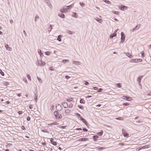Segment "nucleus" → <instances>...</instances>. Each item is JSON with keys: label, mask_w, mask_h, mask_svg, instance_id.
<instances>
[{"label": "nucleus", "mask_w": 151, "mask_h": 151, "mask_svg": "<svg viewBox=\"0 0 151 151\" xmlns=\"http://www.w3.org/2000/svg\"><path fill=\"white\" fill-rule=\"evenodd\" d=\"M54 114L55 115V118L57 119H59L62 118L61 114H60L57 111H55L54 112Z\"/></svg>", "instance_id": "f257e3e1"}, {"label": "nucleus", "mask_w": 151, "mask_h": 151, "mask_svg": "<svg viewBox=\"0 0 151 151\" xmlns=\"http://www.w3.org/2000/svg\"><path fill=\"white\" fill-rule=\"evenodd\" d=\"M121 43H123L125 41V36L124 34V33L123 32H122L121 33Z\"/></svg>", "instance_id": "f03ea898"}, {"label": "nucleus", "mask_w": 151, "mask_h": 151, "mask_svg": "<svg viewBox=\"0 0 151 151\" xmlns=\"http://www.w3.org/2000/svg\"><path fill=\"white\" fill-rule=\"evenodd\" d=\"M142 60L141 59H131L130 60V62H142Z\"/></svg>", "instance_id": "7ed1b4c3"}, {"label": "nucleus", "mask_w": 151, "mask_h": 151, "mask_svg": "<svg viewBox=\"0 0 151 151\" xmlns=\"http://www.w3.org/2000/svg\"><path fill=\"white\" fill-rule=\"evenodd\" d=\"M56 109L58 111H61L63 110V107L61 105L58 104L56 106Z\"/></svg>", "instance_id": "20e7f679"}, {"label": "nucleus", "mask_w": 151, "mask_h": 151, "mask_svg": "<svg viewBox=\"0 0 151 151\" xmlns=\"http://www.w3.org/2000/svg\"><path fill=\"white\" fill-rule=\"evenodd\" d=\"M128 8V7L123 5L120 6L119 7V9L122 11H124L127 9Z\"/></svg>", "instance_id": "39448f33"}, {"label": "nucleus", "mask_w": 151, "mask_h": 151, "mask_svg": "<svg viewBox=\"0 0 151 151\" xmlns=\"http://www.w3.org/2000/svg\"><path fill=\"white\" fill-rule=\"evenodd\" d=\"M62 105L65 108H66L68 106V103L66 102H63L62 103Z\"/></svg>", "instance_id": "423d86ee"}, {"label": "nucleus", "mask_w": 151, "mask_h": 151, "mask_svg": "<svg viewBox=\"0 0 151 151\" xmlns=\"http://www.w3.org/2000/svg\"><path fill=\"white\" fill-rule=\"evenodd\" d=\"M88 139L86 138H83L79 139L77 140L78 141H86L88 140Z\"/></svg>", "instance_id": "0eeeda50"}, {"label": "nucleus", "mask_w": 151, "mask_h": 151, "mask_svg": "<svg viewBox=\"0 0 151 151\" xmlns=\"http://www.w3.org/2000/svg\"><path fill=\"white\" fill-rule=\"evenodd\" d=\"M124 53L129 58H133V56L130 53H129L128 52H127V53L124 52Z\"/></svg>", "instance_id": "6e6552de"}, {"label": "nucleus", "mask_w": 151, "mask_h": 151, "mask_svg": "<svg viewBox=\"0 0 151 151\" xmlns=\"http://www.w3.org/2000/svg\"><path fill=\"white\" fill-rule=\"evenodd\" d=\"M68 9L67 8L65 9H60V11L62 13H66L67 12Z\"/></svg>", "instance_id": "1a4fd4ad"}, {"label": "nucleus", "mask_w": 151, "mask_h": 151, "mask_svg": "<svg viewBox=\"0 0 151 151\" xmlns=\"http://www.w3.org/2000/svg\"><path fill=\"white\" fill-rule=\"evenodd\" d=\"M54 139L52 138H51L50 139L51 143L54 145H57V143L56 142H54Z\"/></svg>", "instance_id": "9d476101"}, {"label": "nucleus", "mask_w": 151, "mask_h": 151, "mask_svg": "<svg viewBox=\"0 0 151 151\" xmlns=\"http://www.w3.org/2000/svg\"><path fill=\"white\" fill-rule=\"evenodd\" d=\"M5 47L6 49L9 51H11L12 50V48L9 47L8 45H5Z\"/></svg>", "instance_id": "9b49d317"}, {"label": "nucleus", "mask_w": 151, "mask_h": 151, "mask_svg": "<svg viewBox=\"0 0 151 151\" xmlns=\"http://www.w3.org/2000/svg\"><path fill=\"white\" fill-rule=\"evenodd\" d=\"M116 36V33L112 34L110 35V39H112L114 37H115Z\"/></svg>", "instance_id": "f8f14e48"}, {"label": "nucleus", "mask_w": 151, "mask_h": 151, "mask_svg": "<svg viewBox=\"0 0 151 151\" xmlns=\"http://www.w3.org/2000/svg\"><path fill=\"white\" fill-rule=\"evenodd\" d=\"M58 16L61 18H64L65 17L64 14L62 13H59L58 14Z\"/></svg>", "instance_id": "ddd939ff"}, {"label": "nucleus", "mask_w": 151, "mask_h": 151, "mask_svg": "<svg viewBox=\"0 0 151 151\" xmlns=\"http://www.w3.org/2000/svg\"><path fill=\"white\" fill-rule=\"evenodd\" d=\"M95 19H96V20L98 22H99L100 23H101V22L103 21L102 19H100V18H99L98 17H96L95 18Z\"/></svg>", "instance_id": "4468645a"}, {"label": "nucleus", "mask_w": 151, "mask_h": 151, "mask_svg": "<svg viewBox=\"0 0 151 151\" xmlns=\"http://www.w3.org/2000/svg\"><path fill=\"white\" fill-rule=\"evenodd\" d=\"M140 24L139 25H137L134 28H133L132 29V31H134L135 30L138 29L140 27Z\"/></svg>", "instance_id": "2eb2a0df"}, {"label": "nucleus", "mask_w": 151, "mask_h": 151, "mask_svg": "<svg viewBox=\"0 0 151 151\" xmlns=\"http://www.w3.org/2000/svg\"><path fill=\"white\" fill-rule=\"evenodd\" d=\"M93 140L95 142L96 141V139L99 138V137L97 135L93 136Z\"/></svg>", "instance_id": "dca6fc26"}, {"label": "nucleus", "mask_w": 151, "mask_h": 151, "mask_svg": "<svg viewBox=\"0 0 151 151\" xmlns=\"http://www.w3.org/2000/svg\"><path fill=\"white\" fill-rule=\"evenodd\" d=\"M142 77H143L142 76H140L138 77L137 78V80L139 82V83H140Z\"/></svg>", "instance_id": "f3484780"}, {"label": "nucleus", "mask_w": 151, "mask_h": 151, "mask_svg": "<svg viewBox=\"0 0 151 151\" xmlns=\"http://www.w3.org/2000/svg\"><path fill=\"white\" fill-rule=\"evenodd\" d=\"M42 61H38V62L37 63V65L39 66H43V65H42Z\"/></svg>", "instance_id": "a211bd4d"}, {"label": "nucleus", "mask_w": 151, "mask_h": 151, "mask_svg": "<svg viewBox=\"0 0 151 151\" xmlns=\"http://www.w3.org/2000/svg\"><path fill=\"white\" fill-rule=\"evenodd\" d=\"M38 52L41 56H44L43 53H42L41 50H38Z\"/></svg>", "instance_id": "6ab92c4d"}, {"label": "nucleus", "mask_w": 151, "mask_h": 151, "mask_svg": "<svg viewBox=\"0 0 151 151\" xmlns=\"http://www.w3.org/2000/svg\"><path fill=\"white\" fill-rule=\"evenodd\" d=\"M124 99H126V100H128L129 101H130V100H129V99H131V98L130 97H128L126 96H123Z\"/></svg>", "instance_id": "aec40b11"}, {"label": "nucleus", "mask_w": 151, "mask_h": 151, "mask_svg": "<svg viewBox=\"0 0 151 151\" xmlns=\"http://www.w3.org/2000/svg\"><path fill=\"white\" fill-rule=\"evenodd\" d=\"M62 35H60L58 36V37L57 38V40L59 41H60L61 40V37H62Z\"/></svg>", "instance_id": "412c9836"}, {"label": "nucleus", "mask_w": 151, "mask_h": 151, "mask_svg": "<svg viewBox=\"0 0 151 151\" xmlns=\"http://www.w3.org/2000/svg\"><path fill=\"white\" fill-rule=\"evenodd\" d=\"M70 110H69V109H66L65 110V114L67 115V114L68 113V114L70 113Z\"/></svg>", "instance_id": "4be33fe9"}, {"label": "nucleus", "mask_w": 151, "mask_h": 151, "mask_svg": "<svg viewBox=\"0 0 151 151\" xmlns=\"http://www.w3.org/2000/svg\"><path fill=\"white\" fill-rule=\"evenodd\" d=\"M103 131L101 130L100 132H98L97 134L99 136H101L103 135Z\"/></svg>", "instance_id": "5701e85b"}, {"label": "nucleus", "mask_w": 151, "mask_h": 151, "mask_svg": "<svg viewBox=\"0 0 151 151\" xmlns=\"http://www.w3.org/2000/svg\"><path fill=\"white\" fill-rule=\"evenodd\" d=\"M73 5H74V4H71L70 5L67 6V7L68 8L67 9H71L72 7V6H73Z\"/></svg>", "instance_id": "b1692460"}, {"label": "nucleus", "mask_w": 151, "mask_h": 151, "mask_svg": "<svg viewBox=\"0 0 151 151\" xmlns=\"http://www.w3.org/2000/svg\"><path fill=\"white\" fill-rule=\"evenodd\" d=\"M58 123H57V122H55L52 123H51V124H49V125H56L58 124Z\"/></svg>", "instance_id": "393cba45"}, {"label": "nucleus", "mask_w": 151, "mask_h": 151, "mask_svg": "<svg viewBox=\"0 0 151 151\" xmlns=\"http://www.w3.org/2000/svg\"><path fill=\"white\" fill-rule=\"evenodd\" d=\"M73 16L75 18H77L78 17V14L76 12H73Z\"/></svg>", "instance_id": "a878e982"}, {"label": "nucleus", "mask_w": 151, "mask_h": 151, "mask_svg": "<svg viewBox=\"0 0 151 151\" xmlns=\"http://www.w3.org/2000/svg\"><path fill=\"white\" fill-rule=\"evenodd\" d=\"M73 63L74 64H76L77 65H79L80 64V62L79 61H73Z\"/></svg>", "instance_id": "bb28decb"}, {"label": "nucleus", "mask_w": 151, "mask_h": 151, "mask_svg": "<svg viewBox=\"0 0 151 151\" xmlns=\"http://www.w3.org/2000/svg\"><path fill=\"white\" fill-rule=\"evenodd\" d=\"M80 102L81 104H83L85 103V101L83 99H82L80 100Z\"/></svg>", "instance_id": "cd10ccee"}, {"label": "nucleus", "mask_w": 151, "mask_h": 151, "mask_svg": "<svg viewBox=\"0 0 151 151\" xmlns=\"http://www.w3.org/2000/svg\"><path fill=\"white\" fill-rule=\"evenodd\" d=\"M67 33L69 34L72 35L73 34V33H74V32L68 30L67 31Z\"/></svg>", "instance_id": "c85d7f7f"}, {"label": "nucleus", "mask_w": 151, "mask_h": 151, "mask_svg": "<svg viewBox=\"0 0 151 151\" xmlns=\"http://www.w3.org/2000/svg\"><path fill=\"white\" fill-rule=\"evenodd\" d=\"M116 86L118 87L121 88L122 87L121 83H118L116 85Z\"/></svg>", "instance_id": "c756f323"}, {"label": "nucleus", "mask_w": 151, "mask_h": 151, "mask_svg": "<svg viewBox=\"0 0 151 151\" xmlns=\"http://www.w3.org/2000/svg\"><path fill=\"white\" fill-rule=\"evenodd\" d=\"M80 4L82 7H83L85 6V4L83 2V3L80 2Z\"/></svg>", "instance_id": "7c9ffc66"}, {"label": "nucleus", "mask_w": 151, "mask_h": 151, "mask_svg": "<svg viewBox=\"0 0 151 151\" xmlns=\"http://www.w3.org/2000/svg\"><path fill=\"white\" fill-rule=\"evenodd\" d=\"M104 2L107 4H110L111 3V2L108 0H105Z\"/></svg>", "instance_id": "2f4dec72"}, {"label": "nucleus", "mask_w": 151, "mask_h": 151, "mask_svg": "<svg viewBox=\"0 0 151 151\" xmlns=\"http://www.w3.org/2000/svg\"><path fill=\"white\" fill-rule=\"evenodd\" d=\"M73 99V98H69V99H68L67 100V101L68 102H70V101H72Z\"/></svg>", "instance_id": "473e14b6"}, {"label": "nucleus", "mask_w": 151, "mask_h": 151, "mask_svg": "<svg viewBox=\"0 0 151 151\" xmlns=\"http://www.w3.org/2000/svg\"><path fill=\"white\" fill-rule=\"evenodd\" d=\"M45 53L47 55H50V52L49 51H47L45 52Z\"/></svg>", "instance_id": "72a5a7b5"}, {"label": "nucleus", "mask_w": 151, "mask_h": 151, "mask_svg": "<svg viewBox=\"0 0 151 151\" xmlns=\"http://www.w3.org/2000/svg\"><path fill=\"white\" fill-rule=\"evenodd\" d=\"M78 106L79 108L82 109H83L84 108V107L82 105H78Z\"/></svg>", "instance_id": "f704fd0d"}, {"label": "nucleus", "mask_w": 151, "mask_h": 151, "mask_svg": "<svg viewBox=\"0 0 151 151\" xmlns=\"http://www.w3.org/2000/svg\"><path fill=\"white\" fill-rule=\"evenodd\" d=\"M112 12L117 15H118L119 13V12H118L113 11Z\"/></svg>", "instance_id": "c9c22d12"}, {"label": "nucleus", "mask_w": 151, "mask_h": 151, "mask_svg": "<svg viewBox=\"0 0 151 151\" xmlns=\"http://www.w3.org/2000/svg\"><path fill=\"white\" fill-rule=\"evenodd\" d=\"M129 134L127 133H124V137H127L129 135Z\"/></svg>", "instance_id": "e433bc0d"}, {"label": "nucleus", "mask_w": 151, "mask_h": 151, "mask_svg": "<svg viewBox=\"0 0 151 151\" xmlns=\"http://www.w3.org/2000/svg\"><path fill=\"white\" fill-rule=\"evenodd\" d=\"M142 56V57H144L145 56V52L144 51H142L141 52Z\"/></svg>", "instance_id": "4c0bfd02"}, {"label": "nucleus", "mask_w": 151, "mask_h": 151, "mask_svg": "<svg viewBox=\"0 0 151 151\" xmlns=\"http://www.w3.org/2000/svg\"><path fill=\"white\" fill-rule=\"evenodd\" d=\"M123 104L124 106H127L129 105V104L128 103H124Z\"/></svg>", "instance_id": "58836bf2"}, {"label": "nucleus", "mask_w": 151, "mask_h": 151, "mask_svg": "<svg viewBox=\"0 0 151 151\" xmlns=\"http://www.w3.org/2000/svg\"><path fill=\"white\" fill-rule=\"evenodd\" d=\"M0 71H1L0 72V73L3 76H4V72H3L1 70H0Z\"/></svg>", "instance_id": "ea45409f"}, {"label": "nucleus", "mask_w": 151, "mask_h": 151, "mask_svg": "<svg viewBox=\"0 0 151 151\" xmlns=\"http://www.w3.org/2000/svg\"><path fill=\"white\" fill-rule=\"evenodd\" d=\"M105 149V148L103 147H100L98 149H97L96 150H102V149Z\"/></svg>", "instance_id": "a19ab883"}, {"label": "nucleus", "mask_w": 151, "mask_h": 151, "mask_svg": "<svg viewBox=\"0 0 151 151\" xmlns=\"http://www.w3.org/2000/svg\"><path fill=\"white\" fill-rule=\"evenodd\" d=\"M37 78L38 80V81H39L40 82H41H41H42V80H41V79L40 78H39V77H37Z\"/></svg>", "instance_id": "79ce46f5"}, {"label": "nucleus", "mask_w": 151, "mask_h": 151, "mask_svg": "<svg viewBox=\"0 0 151 151\" xmlns=\"http://www.w3.org/2000/svg\"><path fill=\"white\" fill-rule=\"evenodd\" d=\"M4 84L6 86V85H7L9 84V83L8 82H4Z\"/></svg>", "instance_id": "37998d69"}, {"label": "nucleus", "mask_w": 151, "mask_h": 151, "mask_svg": "<svg viewBox=\"0 0 151 151\" xmlns=\"http://www.w3.org/2000/svg\"><path fill=\"white\" fill-rule=\"evenodd\" d=\"M63 62H68L69 60H63Z\"/></svg>", "instance_id": "c03bdc74"}, {"label": "nucleus", "mask_w": 151, "mask_h": 151, "mask_svg": "<svg viewBox=\"0 0 151 151\" xmlns=\"http://www.w3.org/2000/svg\"><path fill=\"white\" fill-rule=\"evenodd\" d=\"M103 90V89L102 88H100L99 89L98 92H101Z\"/></svg>", "instance_id": "a18cd8bd"}, {"label": "nucleus", "mask_w": 151, "mask_h": 151, "mask_svg": "<svg viewBox=\"0 0 151 151\" xmlns=\"http://www.w3.org/2000/svg\"><path fill=\"white\" fill-rule=\"evenodd\" d=\"M80 119L81 120L82 122H83V121L84 120V119L82 117H80Z\"/></svg>", "instance_id": "49530a36"}, {"label": "nucleus", "mask_w": 151, "mask_h": 151, "mask_svg": "<svg viewBox=\"0 0 151 151\" xmlns=\"http://www.w3.org/2000/svg\"><path fill=\"white\" fill-rule=\"evenodd\" d=\"M80 119L81 120L82 122H83V121L84 120V119L82 117H80Z\"/></svg>", "instance_id": "de8ad7c7"}, {"label": "nucleus", "mask_w": 151, "mask_h": 151, "mask_svg": "<svg viewBox=\"0 0 151 151\" xmlns=\"http://www.w3.org/2000/svg\"><path fill=\"white\" fill-rule=\"evenodd\" d=\"M50 30H49V31H50V32L51 31V30L52 29V26L51 25H50Z\"/></svg>", "instance_id": "09e8293b"}, {"label": "nucleus", "mask_w": 151, "mask_h": 151, "mask_svg": "<svg viewBox=\"0 0 151 151\" xmlns=\"http://www.w3.org/2000/svg\"><path fill=\"white\" fill-rule=\"evenodd\" d=\"M27 78L29 80L31 81V77L30 76V75H27Z\"/></svg>", "instance_id": "8fccbe9b"}, {"label": "nucleus", "mask_w": 151, "mask_h": 151, "mask_svg": "<svg viewBox=\"0 0 151 151\" xmlns=\"http://www.w3.org/2000/svg\"><path fill=\"white\" fill-rule=\"evenodd\" d=\"M35 100L37 102V95L36 96H35Z\"/></svg>", "instance_id": "3c124183"}, {"label": "nucleus", "mask_w": 151, "mask_h": 151, "mask_svg": "<svg viewBox=\"0 0 151 151\" xmlns=\"http://www.w3.org/2000/svg\"><path fill=\"white\" fill-rule=\"evenodd\" d=\"M85 84L86 85H89V83L87 81H85Z\"/></svg>", "instance_id": "603ef678"}, {"label": "nucleus", "mask_w": 151, "mask_h": 151, "mask_svg": "<svg viewBox=\"0 0 151 151\" xmlns=\"http://www.w3.org/2000/svg\"><path fill=\"white\" fill-rule=\"evenodd\" d=\"M39 19V17L37 16L35 17V21H37V19Z\"/></svg>", "instance_id": "864d4df0"}, {"label": "nucleus", "mask_w": 151, "mask_h": 151, "mask_svg": "<svg viewBox=\"0 0 151 151\" xmlns=\"http://www.w3.org/2000/svg\"><path fill=\"white\" fill-rule=\"evenodd\" d=\"M54 106L53 105H52L50 107V109L52 110L54 109Z\"/></svg>", "instance_id": "5fc2aeb1"}, {"label": "nucleus", "mask_w": 151, "mask_h": 151, "mask_svg": "<svg viewBox=\"0 0 151 151\" xmlns=\"http://www.w3.org/2000/svg\"><path fill=\"white\" fill-rule=\"evenodd\" d=\"M73 104H71L69 105V107L70 108H72L73 107Z\"/></svg>", "instance_id": "6e6d98bb"}, {"label": "nucleus", "mask_w": 151, "mask_h": 151, "mask_svg": "<svg viewBox=\"0 0 151 151\" xmlns=\"http://www.w3.org/2000/svg\"><path fill=\"white\" fill-rule=\"evenodd\" d=\"M122 133L124 134L125 133H126L125 132L126 130L124 129H122Z\"/></svg>", "instance_id": "4d7b16f0"}, {"label": "nucleus", "mask_w": 151, "mask_h": 151, "mask_svg": "<svg viewBox=\"0 0 151 151\" xmlns=\"http://www.w3.org/2000/svg\"><path fill=\"white\" fill-rule=\"evenodd\" d=\"M29 108L30 109H32L33 107V106L32 105H30L29 106Z\"/></svg>", "instance_id": "13d9d810"}, {"label": "nucleus", "mask_w": 151, "mask_h": 151, "mask_svg": "<svg viewBox=\"0 0 151 151\" xmlns=\"http://www.w3.org/2000/svg\"><path fill=\"white\" fill-rule=\"evenodd\" d=\"M122 118V117H118L116 118V119L118 120H121Z\"/></svg>", "instance_id": "bf43d9fd"}, {"label": "nucleus", "mask_w": 151, "mask_h": 151, "mask_svg": "<svg viewBox=\"0 0 151 151\" xmlns=\"http://www.w3.org/2000/svg\"><path fill=\"white\" fill-rule=\"evenodd\" d=\"M42 65H43V66H44V65H45V64H46V63H45V62H43V61H42Z\"/></svg>", "instance_id": "052dcab7"}, {"label": "nucleus", "mask_w": 151, "mask_h": 151, "mask_svg": "<svg viewBox=\"0 0 151 151\" xmlns=\"http://www.w3.org/2000/svg\"><path fill=\"white\" fill-rule=\"evenodd\" d=\"M27 121H29L30 120V118L29 116H28L27 118Z\"/></svg>", "instance_id": "680f3d73"}, {"label": "nucleus", "mask_w": 151, "mask_h": 151, "mask_svg": "<svg viewBox=\"0 0 151 151\" xmlns=\"http://www.w3.org/2000/svg\"><path fill=\"white\" fill-rule=\"evenodd\" d=\"M76 114V115L78 116L79 117V118H80V117H81V115L77 113Z\"/></svg>", "instance_id": "e2e57ef3"}, {"label": "nucleus", "mask_w": 151, "mask_h": 151, "mask_svg": "<svg viewBox=\"0 0 151 151\" xmlns=\"http://www.w3.org/2000/svg\"><path fill=\"white\" fill-rule=\"evenodd\" d=\"M23 33L24 35L26 37L27 36V34L25 31L24 30L23 32Z\"/></svg>", "instance_id": "0e129e2a"}, {"label": "nucleus", "mask_w": 151, "mask_h": 151, "mask_svg": "<svg viewBox=\"0 0 151 151\" xmlns=\"http://www.w3.org/2000/svg\"><path fill=\"white\" fill-rule=\"evenodd\" d=\"M23 112L21 111H19L18 112V113L19 114H22Z\"/></svg>", "instance_id": "69168bd1"}, {"label": "nucleus", "mask_w": 151, "mask_h": 151, "mask_svg": "<svg viewBox=\"0 0 151 151\" xmlns=\"http://www.w3.org/2000/svg\"><path fill=\"white\" fill-rule=\"evenodd\" d=\"M83 130L84 132H87L88 131V129L85 128H83Z\"/></svg>", "instance_id": "338daca9"}, {"label": "nucleus", "mask_w": 151, "mask_h": 151, "mask_svg": "<svg viewBox=\"0 0 151 151\" xmlns=\"http://www.w3.org/2000/svg\"><path fill=\"white\" fill-rule=\"evenodd\" d=\"M65 78H66L68 79H69L70 78V77L68 76H65Z\"/></svg>", "instance_id": "774afa93"}]
</instances>
